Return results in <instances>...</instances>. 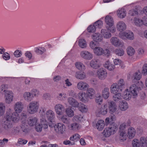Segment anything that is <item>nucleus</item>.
Returning <instances> with one entry per match:
<instances>
[{
    "label": "nucleus",
    "instance_id": "obj_37",
    "mask_svg": "<svg viewBox=\"0 0 147 147\" xmlns=\"http://www.w3.org/2000/svg\"><path fill=\"white\" fill-rule=\"evenodd\" d=\"M123 98V97L121 94L119 93H118L113 95V99L115 102H118L120 100H122Z\"/></svg>",
    "mask_w": 147,
    "mask_h": 147
},
{
    "label": "nucleus",
    "instance_id": "obj_60",
    "mask_svg": "<svg viewBox=\"0 0 147 147\" xmlns=\"http://www.w3.org/2000/svg\"><path fill=\"white\" fill-rule=\"evenodd\" d=\"M13 54L16 57H20L22 55V52L21 51L17 50L14 52Z\"/></svg>",
    "mask_w": 147,
    "mask_h": 147
},
{
    "label": "nucleus",
    "instance_id": "obj_49",
    "mask_svg": "<svg viewBox=\"0 0 147 147\" xmlns=\"http://www.w3.org/2000/svg\"><path fill=\"white\" fill-rule=\"evenodd\" d=\"M140 140V143L141 146H144L147 145V137L146 139L144 137H141Z\"/></svg>",
    "mask_w": 147,
    "mask_h": 147
},
{
    "label": "nucleus",
    "instance_id": "obj_18",
    "mask_svg": "<svg viewBox=\"0 0 147 147\" xmlns=\"http://www.w3.org/2000/svg\"><path fill=\"white\" fill-rule=\"evenodd\" d=\"M55 109L57 113L61 115L62 114V111L64 110V108L62 105L58 104L55 105Z\"/></svg>",
    "mask_w": 147,
    "mask_h": 147
},
{
    "label": "nucleus",
    "instance_id": "obj_26",
    "mask_svg": "<svg viewBox=\"0 0 147 147\" xmlns=\"http://www.w3.org/2000/svg\"><path fill=\"white\" fill-rule=\"evenodd\" d=\"M108 128L109 129L113 134H114L117 130V125L115 123H112L109 125Z\"/></svg>",
    "mask_w": 147,
    "mask_h": 147
},
{
    "label": "nucleus",
    "instance_id": "obj_5",
    "mask_svg": "<svg viewBox=\"0 0 147 147\" xmlns=\"http://www.w3.org/2000/svg\"><path fill=\"white\" fill-rule=\"evenodd\" d=\"M65 126L62 123H58L54 126L56 132L59 134H63L65 131Z\"/></svg>",
    "mask_w": 147,
    "mask_h": 147
},
{
    "label": "nucleus",
    "instance_id": "obj_42",
    "mask_svg": "<svg viewBox=\"0 0 147 147\" xmlns=\"http://www.w3.org/2000/svg\"><path fill=\"white\" fill-rule=\"evenodd\" d=\"M127 137V136L125 131H122L120 132L119 139L121 140H122L123 141L126 140Z\"/></svg>",
    "mask_w": 147,
    "mask_h": 147
},
{
    "label": "nucleus",
    "instance_id": "obj_4",
    "mask_svg": "<svg viewBox=\"0 0 147 147\" xmlns=\"http://www.w3.org/2000/svg\"><path fill=\"white\" fill-rule=\"evenodd\" d=\"M4 97L5 101L7 104H9L13 100V94L12 92L10 90H4Z\"/></svg>",
    "mask_w": 147,
    "mask_h": 147
},
{
    "label": "nucleus",
    "instance_id": "obj_31",
    "mask_svg": "<svg viewBox=\"0 0 147 147\" xmlns=\"http://www.w3.org/2000/svg\"><path fill=\"white\" fill-rule=\"evenodd\" d=\"M135 134V130L133 128L131 127L128 129V134L129 139L132 138L134 137Z\"/></svg>",
    "mask_w": 147,
    "mask_h": 147
},
{
    "label": "nucleus",
    "instance_id": "obj_44",
    "mask_svg": "<svg viewBox=\"0 0 147 147\" xmlns=\"http://www.w3.org/2000/svg\"><path fill=\"white\" fill-rule=\"evenodd\" d=\"M79 45L80 47L82 48H86L87 46V44L86 41L83 39H81L79 40Z\"/></svg>",
    "mask_w": 147,
    "mask_h": 147
},
{
    "label": "nucleus",
    "instance_id": "obj_34",
    "mask_svg": "<svg viewBox=\"0 0 147 147\" xmlns=\"http://www.w3.org/2000/svg\"><path fill=\"white\" fill-rule=\"evenodd\" d=\"M94 51V53L97 55H100L103 54L104 50L100 47H96Z\"/></svg>",
    "mask_w": 147,
    "mask_h": 147
},
{
    "label": "nucleus",
    "instance_id": "obj_6",
    "mask_svg": "<svg viewBox=\"0 0 147 147\" xmlns=\"http://www.w3.org/2000/svg\"><path fill=\"white\" fill-rule=\"evenodd\" d=\"M97 73V76L101 80H104L107 76V72L103 68H101L98 69Z\"/></svg>",
    "mask_w": 147,
    "mask_h": 147
},
{
    "label": "nucleus",
    "instance_id": "obj_54",
    "mask_svg": "<svg viewBox=\"0 0 147 147\" xmlns=\"http://www.w3.org/2000/svg\"><path fill=\"white\" fill-rule=\"evenodd\" d=\"M133 147H139L140 145L139 141L136 139H134L132 142Z\"/></svg>",
    "mask_w": 147,
    "mask_h": 147
},
{
    "label": "nucleus",
    "instance_id": "obj_52",
    "mask_svg": "<svg viewBox=\"0 0 147 147\" xmlns=\"http://www.w3.org/2000/svg\"><path fill=\"white\" fill-rule=\"evenodd\" d=\"M96 27L94 25H91L87 28V30L89 32H94L95 31Z\"/></svg>",
    "mask_w": 147,
    "mask_h": 147
},
{
    "label": "nucleus",
    "instance_id": "obj_27",
    "mask_svg": "<svg viewBox=\"0 0 147 147\" xmlns=\"http://www.w3.org/2000/svg\"><path fill=\"white\" fill-rule=\"evenodd\" d=\"M102 95L103 98L105 99H107L109 96V89L107 87L105 88L102 90Z\"/></svg>",
    "mask_w": 147,
    "mask_h": 147
},
{
    "label": "nucleus",
    "instance_id": "obj_11",
    "mask_svg": "<svg viewBox=\"0 0 147 147\" xmlns=\"http://www.w3.org/2000/svg\"><path fill=\"white\" fill-rule=\"evenodd\" d=\"M66 126L69 129L74 131L77 130L80 127V125L76 123H74L71 124H70L69 123L68 125H66Z\"/></svg>",
    "mask_w": 147,
    "mask_h": 147
},
{
    "label": "nucleus",
    "instance_id": "obj_48",
    "mask_svg": "<svg viewBox=\"0 0 147 147\" xmlns=\"http://www.w3.org/2000/svg\"><path fill=\"white\" fill-rule=\"evenodd\" d=\"M5 110V106L4 104L2 102H0V116L4 114Z\"/></svg>",
    "mask_w": 147,
    "mask_h": 147
},
{
    "label": "nucleus",
    "instance_id": "obj_29",
    "mask_svg": "<svg viewBox=\"0 0 147 147\" xmlns=\"http://www.w3.org/2000/svg\"><path fill=\"white\" fill-rule=\"evenodd\" d=\"M127 103L125 101H122L119 103V107L122 111H125L128 108Z\"/></svg>",
    "mask_w": 147,
    "mask_h": 147
},
{
    "label": "nucleus",
    "instance_id": "obj_12",
    "mask_svg": "<svg viewBox=\"0 0 147 147\" xmlns=\"http://www.w3.org/2000/svg\"><path fill=\"white\" fill-rule=\"evenodd\" d=\"M111 42L116 47H121L123 44L120 40L116 37H113L111 39Z\"/></svg>",
    "mask_w": 147,
    "mask_h": 147
},
{
    "label": "nucleus",
    "instance_id": "obj_50",
    "mask_svg": "<svg viewBox=\"0 0 147 147\" xmlns=\"http://www.w3.org/2000/svg\"><path fill=\"white\" fill-rule=\"evenodd\" d=\"M126 38H127L130 40H133L134 38L133 33L131 31L128 32H126Z\"/></svg>",
    "mask_w": 147,
    "mask_h": 147
},
{
    "label": "nucleus",
    "instance_id": "obj_8",
    "mask_svg": "<svg viewBox=\"0 0 147 147\" xmlns=\"http://www.w3.org/2000/svg\"><path fill=\"white\" fill-rule=\"evenodd\" d=\"M109 112L112 114L115 113L117 110V106L116 103L113 101H111L108 102Z\"/></svg>",
    "mask_w": 147,
    "mask_h": 147
},
{
    "label": "nucleus",
    "instance_id": "obj_47",
    "mask_svg": "<svg viewBox=\"0 0 147 147\" xmlns=\"http://www.w3.org/2000/svg\"><path fill=\"white\" fill-rule=\"evenodd\" d=\"M80 137V136L78 134H76L73 136L72 137L70 138V140L74 141L76 142L78 140Z\"/></svg>",
    "mask_w": 147,
    "mask_h": 147
},
{
    "label": "nucleus",
    "instance_id": "obj_64",
    "mask_svg": "<svg viewBox=\"0 0 147 147\" xmlns=\"http://www.w3.org/2000/svg\"><path fill=\"white\" fill-rule=\"evenodd\" d=\"M102 100L100 95L97 96L96 99V102L98 104L100 105L102 103Z\"/></svg>",
    "mask_w": 147,
    "mask_h": 147
},
{
    "label": "nucleus",
    "instance_id": "obj_35",
    "mask_svg": "<svg viewBox=\"0 0 147 147\" xmlns=\"http://www.w3.org/2000/svg\"><path fill=\"white\" fill-rule=\"evenodd\" d=\"M117 13L118 16L121 18H124L126 16V12L123 9L118 10Z\"/></svg>",
    "mask_w": 147,
    "mask_h": 147
},
{
    "label": "nucleus",
    "instance_id": "obj_13",
    "mask_svg": "<svg viewBox=\"0 0 147 147\" xmlns=\"http://www.w3.org/2000/svg\"><path fill=\"white\" fill-rule=\"evenodd\" d=\"M126 25L123 21H119L117 23L116 25L117 29L121 32L125 30L126 29Z\"/></svg>",
    "mask_w": 147,
    "mask_h": 147
},
{
    "label": "nucleus",
    "instance_id": "obj_2",
    "mask_svg": "<svg viewBox=\"0 0 147 147\" xmlns=\"http://www.w3.org/2000/svg\"><path fill=\"white\" fill-rule=\"evenodd\" d=\"M39 107L38 101H33L30 102L27 107V111L30 114H33L37 112Z\"/></svg>",
    "mask_w": 147,
    "mask_h": 147
},
{
    "label": "nucleus",
    "instance_id": "obj_21",
    "mask_svg": "<svg viewBox=\"0 0 147 147\" xmlns=\"http://www.w3.org/2000/svg\"><path fill=\"white\" fill-rule=\"evenodd\" d=\"M46 115L50 122H52L55 118L54 112L51 110H49L47 112Z\"/></svg>",
    "mask_w": 147,
    "mask_h": 147
},
{
    "label": "nucleus",
    "instance_id": "obj_43",
    "mask_svg": "<svg viewBox=\"0 0 147 147\" xmlns=\"http://www.w3.org/2000/svg\"><path fill=\"white\" fill-rule=\"evenodd\" d=\"M127 54L129 56L133 55L135 53V51L134 49L131 46L128 47L127 49Z\"/></svg>",
    "mask_w": 147,
    "mask_h": 147
},
{
    "label": "nucleus",
    "instance_id": "obj_1",
    "mask_svg": "<svg viewBox=\"0 0 147 147\" xmlns=\"http://www.w3.org/2000/svg\"><path fill=\"white\" fill-rule=\"evenodd\" d=\"M16 113L10 109L7 111L6 115L2 123V127L0 128V133L9 132L13 127L14 121L16 120Z\"/></svg>",
    "mask_w": 147,
    "mask_h": 147
},
{
    "label": "nucleus",
    "instance_id": "obj_15",
    "mask_svg": "<svg viewBox=\"0 0 147 147\" xmlns=\"http://www.w3.org/2000/svg\"><path fill=\"white\" fill-rule=\"evenodd\" d=\"M81 56L83 58L90 60L92 58V55L90 52L87 51H83L80 53Z\"/></svg>",
    "mask_w": 147,
    "mask_h": 147
},
{
    "label": "nucleus",
    "instance_id": "obj_19",
    "mask_svg": "<svg viewBox=\"0 0 147 147\" xmlns=\"http://www.w3.org/2000/svg\"><path fill=\"white\" fill-rule=\"evenodd\" d=\"M105 22L107 25L106 26L112 27L114 25L113 18L111 16H107L105 19Z\"/></svg>",
    "mask_w": 147,
    "mask_h": 147
},
{
    "label": "nucleus",
    "instance_id": "obj_61",
    "mask_svg": "<svg viewBox=\"0 0 147 147\" xmlns=\"http://www.w3.org/2000/svg\"><path fill=\"white\" fill-rule=\"evenodd\" d=\"M41 49L38 48H36L35 50L36 52L38 54H42L44 51H46V49L44 48H41Z\"/></svg>",
    "mask_w": 147,
    "mask_h": 147
},
{
    "label": "nucleus",
    "instance_id": "obj_28",
    "mask_svg": "<svg viewBox=\"0 0 147 147\" xmlns=\"http://www.w3.org/2000/svg\"><path fill=\"white\" fill-rule=\"evenodd\" d=\"M142 77V74L139 71H137L135 72L132 76V79L133 81L134 82L135 80H140Z\"/></svg>",
    "mask_w": 147,
    "mask_h": 147
},
{
    "label": "nucleus",
    "instance_id": "obj_23",
    "mask_svg": "<svg viewBox=\"0 0 147 147\" xmlns=\"http://www.w3.org/2000/svg\"><path fill=\"white\" fill-rule=\"evenodd\" d=\"M23 98L24 100L27 101H30L33 99L32 94L28 92H26L24 93Z\"/></svg>",
    "mask_w": 147,
    "mask_h": 147
},
{
    "label": "nucleus",
    "instance_id": "obj_62",
    "mask_svg": "<svg viewBox=\"0 0 147 147\" xmlns=\"http://www.w3.org/2000/svg\"><path fill=\"white\" fill-rule=\"evenodd\" d=\"M2 55V57L4 59L7 60H9L10 58V55L7 52L4 53Z\"/></svg>",
    "mask_w": 147,
    "mask_h": 147
},
{
    "label": "nucleus",
    "instance_id": "obj_36",
    "mask_svg": "<svg viewBox=\"0 0 147 147\" xmlns=\"http://www.w3.org/2000/svg\"><path fill=\"white\" fill-rule=\"evenodd\" d=\"M125 82L122 79H120L118 82L117 85L122 91L125 88Z\"/></svg>",
    "mask_w": 147,
    "mask_h": 147
},
{
    "label": "nucleus",
    "instance_id": "obj_16",
    "mask_svg": "<svg viewBox=\"0 0 147 147\" xmlns=\"http://www.w3.org/2000/svg\"><path fill=\"white\" fill-rule=\"evenodd\" d=\"M107 29H102L101 31V33L103 37L106 38H108L111 36V33L109 31V28L108 26H106Z\"/></svg>",
    "mask_w": 147,
    "mask_h": 147
},
{
    "label": "nucleus",
    "instance_id": "obj_33",
    "mask_svg": "<svg viewBox=\"0 0 147 147\" xmlns=\"http://www.w3.org/2000/svg\"><path fill=\"white\" fill-rule=\"evenodd\" d=\"M86 94L90 98H92V97L93 96L95 93L94 90L92 88H88L86 90Z\"/></svg>",
    "mask_w": 147,
    "mask_h": 147
},
{
    "label": "nucleus",
    "instance_id": "obj_7",
    "mask_svg": "<svg viewBox=\"0 0 147 147\" xmlns=\"http://www.w3.org/2000/svg\"><path fill=\"white\" fill-rule=\"evenodd\" d=\"M88 87V84L83 81L79 82L77 85V87L78 89L82 91L86 90Z\"/></svg>",
    "mask_w": 147,
    "mask_h": 147
},
{
    "label": "nucleus",
    "instance_id": "obj_41",
    "mask_svg": "<svg viewBox=\"0 0 147 147\" xmlns=\"http://www.w3.org/2000/svg\"><path fill=\"white\" fill-rule=\"evenodd\" d=\"M65 112L67 115L69 117H71L74 115V111L72 108L70 107L66 109Z\"/></svg>",
    "mask_w": 147,
    "mask_h": 147
},
{
    "label": "nucleus",
    "instance_id": "obj_56",
    "mask_svg": "<svg viewBox=\"0 0 147 147\" xmlns=\"http://www.w3.org/2000/svg\"><path fill=\"white\" fill-rule=\"evenodd\" d=\"M66 97V94L63 93H61L59 94L57 96V99L60 100H63Z\"/></svg>",
    "mask_w": 147,
    "mask_h": 147
},
{
    "label": "nucleus",
    "instance_id": "obj_32",
    "mask_svg": "<svg viewBox=\"0 0 147 147\" xmlns=\"http://www.w3.org/2000/svg\"><path fill=\"white\" fill-rule=\"evenodd\" d=\"M132 95L131 93L129 90V92L127 90V89H126L123 93V98L125 100H129L131 97V94Z\"/></svg>",
    "mask_w": 147,
    "mask_h": 147
},
{
    "label": "nucleus",
    "instance_id": "obj_22",
    "mask_svg": "<svg viewBox=\"0 0 147 147\" xmlns=\"http://www.w3.org/2000/svg\"><path fill=\"white\" fill-rule=\"evenodd\" d=\"M21 129L23 132L26 133L29 131L28 126L26 122L22 121L20 125Z\"/></svg>",
    "mask_w": 147,
    "mask_h": 147
},
{
    "label": "nucleus",
    "instance_id": "obj_30",
    "mask_svg": "<svg viewBox=\"0 0 147 147\" xmlns=\"http://www.w3.org/2000/svg\"><path fill=\"white\" fill-rule=\"evenodd\" d=\"M108 106L106 104L102 105L100 109L99 113L102 115H106L108 112Z\"/></svg>",
    "mask_w": 147,
    "mask_h": 147
},
{
    "label": "nucleus",
    "instance_id": "obj_3",
    "mask_svg": "<svg viewBox=\"0 0 147 147\" xmlns=\"http://www.w3.org/2000/svg\"><path fill=\"white\" fill-rule=\"evenodd\" d=\"M136 85L133 84L130 87V91L132 94L134 98H135L137 96L138 90H141L143 88V84L141 81H137Z\"/></svg>",
    "mask_w": 147,
    "mask_h": 147
},
{
    "label": "nucleus",
    "instance_id": "obj_25",
    "mask_svg": "<svg viewBox=\"0 0 147 147\" xmlns=\"http://www.w3.org/2000/svg\"><path fill=\"white\" fill-rule=\"evenodd\" d=\"M92 38L94 41L96 42H101L102 39V37L99 33H95L92 35Z\"/></svg>",
    "mask_w": 147,
    "mask_h": 147
},
{
    "label": "nucleus",
    "instance_id": "obj_55",
    "mask_svg": "<svg viewBox=\"0 0 147 147\" xmlns=\"http://www.w3.org/2000/svg\"><path fill=\"white\" fill-rule=\"evenodd\" d=\"M41 124L44 129H46L48 128V123L45 119H43L41 121Z\"/></svg>",
    "mask_w": 147,
    "mask_h": 147
},
{
    "label": "nucleus",
    "instance_id": "obj_40",
    "mask_svg": "<svg viewBox=\"0 0 147 147\" xmlns=\"http://www.w3.org/2000/svg\"><path fill=\"white\" fill-rule=\"evenodd\" d=\"M61 121L64 123L68 125L70 123V119L66 115H63L61 116Z\"/></svg>",
    "mask_w": 147,
    "mask_h": 147
},
{
    "label": "nucleus",
    "instance_id": "obj_58",
    "mask_svg": "<svg viewBox=\"0 0 147 147\" xmlns=\"http://www.w3.org/2000/svg\"><path fill=\"white\" fill-rule=\"evenodd\" d=\"M102 21L101 20H98L94 22L93 25L95 26L96 27L100 28L102 26Z\"/></svg>",
    "mask_w": 147,
    "mask_h": 147
},
{
    "label": "nucleus",
    "instance_id": "obj_53",
    "mask_svg": "<svg viewBox=\"0 0 147 147\" xmlns=\"http://www.w3.org/2000/svg\"><path fill=\"white\" fill-rule=\"evenodd\" d=\"M115 53L117 55L119 56H121L123 55L124 51L123 50L121 49H116Z\"/></svg>",
    "mask_w": 147,
    "mask_h": 147
},
{
    "label": "nucleus",
    "instance_id": "obj_38",
    "mask_svg": "<svg viewBox=\"0 0 147 147\" xmlns=\"http://www.w3.org/2000/svg\"><path fill=\"white\" fill-rule=\"evenodd\" d=\"M76 78L79 79L83 80L86 77V75L84 72H76Z\"/></svg>",
    "mask_w": 147,
    "mask_h": 147
},
{
    "label": "nucleus",
    "instance_id": "obj_9",
    "mask_svg": "<svg viewBox=\"0 0 147 147\" xmlns=\"http://www.w3.org/2000/svg\"><path fill=\"white\" fill-rule=\"evenodd\" d=\"M78 96L80 100L84 102H86L88 100V97L85 93L82 91L78 94Z\"/></svg>",
    "mask_w": 147,
    "mask_h": 147
},
{
    "label": "nucleus",
    "instance_id": "obj_46",
    "mask_svg": "<svg viewBox=\"0 0 147 147\" xmlns=\"http://www.w3.org/2000/svg\"><path fill=\"white\" fill-rule=\"evenodd\" d=\"M103 134L104 136L106 137H108L113 134L108 127L105 128L103 131Z\"/></svg>",
    "mask_w": 147,
    "mask_h": 147
},
{
    "label": "nucleus",
    "instance_id": "obj_63",
    "mask_svg": "<svg viewBox=\"0 0 147 147\" xmlns=\"http://www.w3.org/2000/svg\"><path fill=\"white\" fill-rule=\"evenodd\" d=\"M105 68H107L109 70L111 71L113 70L115 68V65H104Z\"/></svg>",
    "mask_w": 147,
    "mask_h": 147
},
{
    "label": "nucleus",
    "instance_id": "obj_59",
    "mask_svg": "<svg viewBox=\"0 0 147 147\" xmlns=\"http://www.w3.org/2000/svg\"><path fill=\"white\" fill-rule=\"evenodd\" d=\"M31 93L33 98L34 97L38 96L39 94V91L37 89H33L32 90Z\"/></svg>",
    "mask_w": 147,
    "mask_h": 147
},
{
    "label": "nucleus",
    "instance_id": "obj_45",
    "mask_svg": "<svg viewBox=\"0 0 147 147\" xmlns=\"http://www.w3.org/2000/svg\"><path fill=\"white\" fill-rule=\"evenodd\" d=\"M134 22L135 25L138 26H140L143 24L142 20L137 18H134Z\"/></svg>",
    "mask_w": 147,
    "mask_h": 147
},
{
    "label": "nucleus",
    "instance_id": "obj_24",
    "mask_svg": "<svg viewBox=\"0 0 147 147\" xmlns=\"http://www.w3.org/2000/svg\"><path fill=\"white\" fill-rule=\"evenodd\" d=\"M105 125L104 121L101 119L98 120L96 124V128L99 131L102 130L103 129Z\"/></svg>",
    "mask_w": 147,
    "mask_h": 147
},
{
    "label": "nucleus",
    "instance_id": "obj_57",
    "mask_svg": "<svg viewBox=\"0 0 147 147\" xmlns=\"http://www.w3.org/2000/svg\"><path fill=\"white\" fill-rule=\"evenodd\" d=\"M13 130L12 131V133L15 134H18L20 132V130L18 127H14L12 128Z\"/></svg>",
    "mask_w": 147,
    "mask_h": 147
},
{
    "label": "nucleus",
    "instance_id": "obj_10",
    "mask_svg": "<svg viewBox=\"0 0 147 147\" xmlns=\"http://www.w3.org/2000/svg\"><path fill=\"white\" fill-rule=\"evenodd\" d=\"M24 108V105L22 102H16L14 106V109L16 113H20Z\"/></svg>",
    "mask_w": 147,
    "mask_h": 147
},
{
    "label": "nucleus",
    "instance_id": "obj_39",
    "mask_svg": "<svg viewBox=\"0 0 147 147\" xmlns=\"http://www.w3.org/2000/svg\"><path fill=\"white\" fill-rule=\"evenodd\" d=\"M137 8V7L136 6L134 9L130 10L129 13V15L131 16H135L136 15H138L139 9Z\"/></svg>",
    "mask_w": 147,
    "mask_h": 147
},
{
    "label": "nucleus",
    "instance_id": "obj_20",
    "mask_svg": "<svg viewBox=\"0 0 147 147\" xmlns=\"http://www.w3.org/2000/svg\"><path fill=\"white\" fill-rule=\"evenodd\" d=\"M38 119L35 117H29L28 119V123L31 126L36 125Z\"/></svg>",
    "mask_w": 147,
    "mask_h": 147
},
{
    "label": "nucleus",
    "instance_id": "obj_14",
    "mask_svg": "<svg viewBox=\"0 0 147 147\" xmlns=\"http://www.w3.org/2000/svg\"><path fill=\"white\" fill-rule=\"evenodd\" d=\"M67 102L69 105L74 107H77L78 106L79 103L77 101L72 97H69L67 98Z\"/></svg>",
    "mask_w": 147,
    "mask_h": 147
},
{
    "label": "nucleus",
    "instance_id": "obj_17",
    "mask_svg": "<svg viewBox=\"0 0 147 147\" xmlns=\"http://www.w3.org/2000/svg\"><path fill=\"white\" fill-rule=\"evenodd\" d=\"M110 91L111 93L115 94L117 92H120L122 91L117 85V84L115 83L113 84L110 88Z\"/></svg>",
    "mask_w": 147,
    "mask_h": 147
},
{
    "label": "nucleus",
    "instance_id": "obj_51",
    "mask_svg": "<svg viewBox=\"0 0 147 147\" xmlns=\"http://www.w3.org/2000/svg\"><path fill=\"white\" fill-rule=\"evenodd\" d=\"M79 109L80 111L82 112H86L88 110L87 107L83 104H81L80 105Z\"/></svg>",
    "mask_w": 147,
    "mask_h": 147
}]
</instances>
